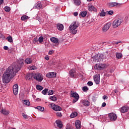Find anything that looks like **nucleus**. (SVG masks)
Returning <instances> with one entry per match:
<instances>
[{"mask_svg": "<svg viewBox=\"0 0 129 129\" xmlns=\"http://www.w3.org/2000/svg\"><path fill=\"white\" fill-rule=\"evenodd\" d=\"M107 13H108V14H109L110 16H112V15H113V11L112 10L107 11Z\"/></svg>", "mask_w": 129, "mask_h": 129, "instance_id": "45", "label": "nucleus"}, {"mask_svg": "<svg viewBox=\"0 0 129 129\" xmlns=\"http://www.w3.org/2000/svg\"><path fill=\"white\" fill-rule=\"evenodd\" d=\"M75 125H76V128L77 129L81 128V122H80V120H77L76 121Z\"/></svg>", "mask_w": 129, "mask_h": 129, "instance_id": "19", "label": "nucleus"}, {"mask_svg": "<svg viewBox=\"0 0 129 129\" xmlns=\"http://www.w3.org/2000/svg\"><path fill=\"white\" fill-rule=\"evenodd\" d=\"M106 13L104 12V10L102 9L101 13H100V17H105Z\"/></svg>", "mask_w": 129, "mask_h": 129, "instance_id": "29", "label": "nucleus"}, {"mask_svg": "<svg viewBox=\"0 0 129 129\" xmlns=\"http://www.w3.org/2000/svg\"><path fill=\"white\" fill-rule=\"evenodd\" d=\"M19 71H20V67H18V66H16L15 68L13 66L9 67L3 75V83H9Z\"/></svg>", "mask_w": 129, "mask_h": 129, "instance_id": "1", "label": "nucleus"}, {"mask_svg": "<svg viewBox=\"0 0 129 129\" xmlns=\"http://www.w3.org/2000/svg\"><path fill=\"white\" fill-rule=\"evenodd\" d=\"M89 88L87 86H84L82 88V90L84 92H86L89 90Z\"/></svg>", "mask_w": 129, "mask_h": 129, "instance_id": "40", "label": "nucleus"}, {"mask_svg": "<svg viewBox=\"0 0 129 129\" xmlns=\"http://www.w3.org/2000/svg\"><path fill=\"white\" fill-rule=\"evenodd\" d=\"M107 57H108V54H107V52H106V53H104V54H103L102 58L107 59Z\"/></svg>", "mask_w": 129, "mask_h": 129, "instance_id": "33", "label": "nucleus"}, {"mask_svg": "<svg viewBox=\"0 0 129 129\" xmlns=\"http://www.w3.org/2000/svg\"><path fill=\"white\" fill-rule=\"evenodd\" d=\"M34 73H32L28 74L26 77V79L27 80H30L32 79V78H33V77H34Z\"/></svg>", "mask_w": 129, "mask_h": 129, "instance_id": "21", "label": "nucleus"}, {"mask_svg": "<svg viewBox=\"0 0 129 129\" xmlns=\"http://www.w3.org/2000/svg\"><path fill=\"white\" fill-rule=\"evenodd\" d=\"M34 67H32L31 68V70H34L35 69H34Z\"/></svg>", "mask_w": 129, "mask_h": 129, "instance_id": "59", "label": "nucleus"}, {"mask_svg": "<svg viewBox=\"0 0 129 129\" xmlns=\"http://www.w3.org/2000/svg\"><path fill=\"white\" fill-rule=\"evenodd\" d=\"M3 4H4V0H0V6L3 5Z\"/></svg>", "mask_w": 129, "mask_h": 129, "instance_id": "57", "label": "nucleus"}, {"mask_svg": "<svg viewBox=\"0 0 129 129\" xmlns=\"http://www.w3.org/2000/svg\"><path fill=\"white\" fill-rule=\"evenodd\" d=\"M37 109H38V110H40V111H44V107H41V106H37L35 107Z\"/></svg>", "mask_w": 129, "mask_h": 129, "instance_id": "36", "label": "nucleus"}, {"mask_svg": "<svg viewBox=\"0 0 129 129\" xmlns=\"http://www.w3.org/2000/svg\"><path fill=\"white\" fill-rule=\"evenodd\" d=\"M45 60H47V61H48V60H49V58L48 56H45Z\"/></svg>", "mask_w": 129, "mask_h": 129, "instance_id": "58", "label": "nucleus"}, {"mask_svg": "<svg viewBox=\"0 0 129 129\" xmlns=\"http://www.w3.org/2000/svg\"><path fill=\"white\" fill-rule=\"evenodd\" d=\"M121 41H118L115 42V44H116V45H118V44H119V43H120Z\"/></svg>", "mask_w": 129, "mask_h": 129, "instance_id": "55", "label": "nucleus"}, {"mask_svg": "<svg viewBox=\"0 0 129 129\" xmlns=\"http://www.w3.org/2000/svg\"><path fill=\"white\" fill-rule=\"evenodd\" d=\"M55 123L57 125V127L61 129L63 127V124H62V121L59 120H56L55 121Z\"/></svg>", "mask_w": 129, "mask_h": 129, "instance_id": "17", "label": "nucleus"}, {"mask_svg": "<svg viewBox=\"0 0 129 129\" xmlns=\"http://www.w3.org/2000/svg\"><path fill=\"white\" fill-rule=\"evenodd\" d=\"M47 91H49V89H45L42 91V94H44V95H46V94H47Z\"/></svg>", "mask_w": 129, "mask_h": 129, "instance_id": "41", "label": "nucleus"}, {"mask_svg": "<svg viewBox=\"0 0 129 129\" xmlns=\"http://www.w3.org/2000/svg\"><path fill=\"white\" fill-rule=\"evenodd\" d=\"M107 98H108V97H107V96L104 95L103 96V99H104V100L107 99Z\"/></svg>", "mask_w": 129, "mask_h": 129, "instance_id": "51", "label": "nucleus"}, {"mask_svg": "<svg viewBox=\"0 0 129 129\" xmlns=\"http://www.w3.org/2000/svg\"><path fill=\"white\" fill-rule=\"evenodd\" d=\"M80 76H82V75H81V74L80 75Z\"/></svg>", "mask_w": 129, "mask_h": 129, "instance_id": "61", "label": "nucleus"}, {"mask_svg": "<svg viewBox=\"0 0 129 129\" xmlns=\"http://www.w3.org/2000/svg\"><path fill=\"white\" fill-rule=\"evenodd\" d=\"M25 62L26 64H31V63L32 62V60L31 58H27L25 59Z\"/></svg>", "mask_w": 129, "mask_h": 129, "instance_id": "28", "label": "nucleus"}, {"mask_svg": "<svg viewBox=\"0 0 129 129\" xmlns=\"http://www.w3.org/2000/svg\"><path fill=\"white\" fill-rule=\"evenodd\" d=\"M5 12H7V13H9V12H10V7H6L5 8Z\"/></svg>", "mask_w": 129, "mask_h": 129, "instance_id": "43", "label": "nucleus"}, {"mask_svg": "<svg viewBox=\"0 0 129 129\" xmlns=\"http://www.w3.org/2000/svg\"><path fill=\"white\" fill-rule=\"evenodd\" d=\"M28 17L26 16V15H24L23 16H22L21 18V20L22 21H26V20H28Z\"/></svg>", "mask_w": 129, "mask_h": 129, "instance_id": "37", "label": "nucleus"}, {"mask_svg": "<svg viewBox=\"0 0 129 129\" xmlns=\"http://www.w3.org/2000/svg\"><path fill=\"white\" fill-rule=\"evenodd\" d=\"M86 15H87V12H86V11L82 12L81 13V17H83V18L86 17Z\"/></svg>", "mask_w": 129, "mask_h": 129, "instance_id": "35", "label": "nucleus"}, {"mask_svg": "<svg viewBox=\"0 0 129 129\" xmlns=\"http://www.w3.org/2000/svg\"><path fill=\"white\" fill-rule=\"evenodd\" d=\"M82 103L83 105H85V106H89V105H90V103L87 100H83Z\"/></svg>", "mask_w": 129, "mask_h": 129, "instance_id": "24", "label": "nucleus"}, {"mask_svg": "<svg viewBox=\"0 0 129 129\" xmlns=\"http://www.w3.org/2000/svg\"><path fill=\"white\" fill-rule=\"evenodd\" d=\"M74 16H75V17H77L78 16V12L74 13Z\"/></svg>", "mask_w": 129, "mask_h": 129, "instance_id": "52", "label": "nucleus"}, {"mask_svg": "<svg viewBox=\"0 0 129 129\" xmlns=\"http://www.w3.org/2000/svg\"><path fill=\"white\" fill-rule=\"evenodd\" d=\"M50 40L52 43H54V44H58L59 43V40L56 37H51L50 38Z\"/></svg>", "mask_w": 129, "mask_h": 129, "instance_id": "20", "label": "nucleus"}, {"mask_svg": "<svg viewBox=\"0 0 129 129\" xmlns=\"http://www.w3.org/2000/svg\"><path fill=\"white\" fill-rule=\"evenodd\" d=\"M87 2H91V1H92V0H87Z\"/></svg>", "mask_w": 129, "mask_h": 129, "instance_id": "60", "label": "nucleus"}, {"mask_svg": "<svg viewBox=\"0 0 129 129\" xmlns=\"http://www.w3.org/2000/svg\"><path fill=\"white\" fill-rule=\"evenodd\" d=\"M52 109H53V110H55V111H60L62 110V108L58 105L54 104L53 107H52Z\"/></svg>", "mask_w": 129, "mask_h": 129, "instance_id": "18", "label": "nucleus"}, {"mask_svg": "<svg viewBox=\"0 0 129 129\" xmlns=\"http://www.w3.org/2000/svg\"><path fill=\"white\" fill-rule=\"evenodd\" d=\"M22 115L23 117H24V118H25V119H27L29 117L28 115H26L24 113H22Z\"/></svg>", "mask_w": 129, "mask_h": 129, "instance_id": "42", "label": "nucleus"}, {"mask_svg": "<svg viewBox=\"0 0 129 129\" xmlns=\"http://www.w3.org/2000/svg\"><path fill=\"white\" fill-rule=\"evenodd\" d=\"M103 44H104V42H103Z\"/></svg>", "mask_w": 129, "mask_h": 129, "instance_id": "62", "label": "nucleus"}, {"mask_svg": "<svg viewBox=\"0 0 129 129\" xmlns=\"http://www.w3.org/2000/svg\"><path fill=\"white\" fill-rule=\"evenodd\" d=\"M128 107L126 106H124L120 108V111L122 113H124V112H127V111L128 110Z\"/></svg>", "mask_w": 129, "mask_h": 129, "instance_id": "16", "label": "nucleus"}, {"mask_svg": "<svg viewBox=\"0 0 129 129\" xmlns=\"http://www.w3.org/2000/svg\"><path fill=\"white\" fill-rule=\"evenodd\" d=\"M106 67V64H96L95 66V68L98 70H103Z\"/></svg>", "mask_w": 129, "mask_h": 129, "instance_id": "10", "label": "nucleus"}, {"mask_svg": "<svg viewBox=\"0 0 129 129\" xmlns=\"http://www.w3.org/2000/svg\"><path fill=\"white\" fill-rule=\"evenodd\" d=\"M19 86L18 84H15L13 87V93L15 95H17L18 94V90H19Z\"/></svg>", "mask_w": 129, "mask_h": 129, "instance_id": "11", "label": "nucleus"}, {"mask_svg": "<svg viewBox=\"0 0 129 129\" xmlns=\"http://www.w3.org/2000/svg\"><path fill=\"white\" fill-rule=\"evenodd\" d=\"M7 40H8V42H10V43H13V37H12V36H8L7 38Z\"/></svg>", "mask_w": 129, "mask_h": 129, "instance_id": "34", "label": "nucleus"}, {"mask_svg": "<svg viewBox=\"0 0 129 129\" xmlns=\"http://www.w3.org/2000/svg\"><path fill=\"white\" fill-rule=\"evenodd\" d=\"M54 52L53 50H49L48 52V55H52V54H54Z\"/></svg>", "mask_w": 129, "mask_h": 129, "instance_id": "49", "label": "nucleus"}, {"mask_svg": "<svg viewBox=\"0 0 129 129\" xmlns=\"http://www.w3.org/2000/svg\"><path fill=\"white\" fill-rule=\"evenodd\" d=\"M37 42H38V38H34L33 39V44H36V43H37Z\"/></svg>", "mask_w": 129, "mask_h": 129, "instance_id": "47", "label": "nucleus"}, {"mask_svg": "<svg viewBox=\"0 0 129 129\" xmlns=\"http://www.w3.org/2000/svg\"><path fill=\"white\" fill-rule=\"evenodd\" d=\"M43 75L41 73H34L33 75V78H34L35 80L36 81H38V82H42L43 81Z\"/></svg>", "mask_w": 129, "mask_h": 129, "instance_id": "4", "label": "nucleus"}, {"mask_svg": "<svg viewBox=\"0 0 129 129\" xmlns=\"http://www.w3.org/2000/svg\"><path fill=\"white\" fill-rule=\"evenodd\" d=\"M108 117L111 121H115L117 118V116L114 113H110L108 114Z\"/></svg>", "mask_w": 129, "mask_h": 129, "instance_id": "7", "label": "nucleus"}, {"mask_svg": "<svg viewBox=\"0 0 129 129\" xmlns=\"http://www.w3.org/2000/svg\"><path fill=\"white\" fill-rule=\"evenodd\" d=\"M50 99H51L52 101H57V98L54 96H51Z\"/></svg>", "mask_w": 129, "mask_h": 129, "instance_id": "38", "label": "nucleus"}, {"mask_svg": "<svg viewBox=\"0 0 129 129\" xmlns=\"http://www.w3.org/2000/svg\"><path fill=\"white\" fill-rule=\"evenodd\" d=\"M35 97V96H33V97Z\"/></svg>", "mask_w": 129, "mask_h": 129, "instance_id": "63", "label": "nucleus"}, {"mask_svg": "<svg viewBox=\"0 0 129 129\" xmlns=\"http://www.w3.org/2000/svg\"><path fill=\"white\" fill-rule=\"evenodd\" d=\"M74 4L76 6H79L80 5V4H81V1H80V0H75Z\"/></svg>", "mask_w": 129, "mask_h": 129, "instance_id": "32", "label": "nucleus"}, {"mask_svg": "<svg viewBox=\"0 0 129 129\" xmlns=\"http://www.w3.org/2000/svg\"><path fill=\"white\" fill-rule=\"evenodd\" d=\"M23 103L25 105H28V106L29 105H30V104H31V103H30V101H28V100H23Z\"/></svg>", "mask_w": 129, "mask_h": 129, "instance_id": "30", "label": "nucleus"}, {"mask_svg": "<svg viewBox=\"0 0 129 129\" xmlns=\"http://www.w3.org/2000/svg\"><path fill=\"white\" fill-rule=\"evenodd\" d=\"M123 21V20L121 18H118L114 20L112 23L113 28H117L118 27H119Z\"/></svg>", "mask_w": 129, "mask_h": 129, "instance_id": "3", "label": "nucleus"}, {"mask_svg": "<svg viewBox=\"0 0 129 129\" xmlns=\"http://www.w3.org/2000/svg\"><path fill=\"white\" fill-rule=\"evenodd\" d=\"M113 92H114L115 93H117V92H118V89L117 88H116V89L113 90Z\"/></svg>", "mask_w": 129, "mask_h": 129, "instance_id": "50", "label": "nucleus"}, {"mask_svg": "<svg viewBox=\"0 0 129 129\" xmlns=\"http://www.w3.org/2000/svg\"><path fill=\"white\" fill-rule=\"evenodd\" d=\"M111 26V22H109L107 23H106L102 28V32L103 33H106L108 30H109V28Z\"/></svg>", "mask_w": 129, "mask_h": 129, "instance_id": "6", "label": "nucleus"}, {"mask_svg": "<svg viewBox=\"0 0 129 129\" xmlns=\"http://www.w3.org/2000/svg\"><path fill=\"white\" fill-rule=\"evenodd\" d=\"M122 4L120 3H118L116 2H112L108 4L109 8H113V7H116V8H119L120 6Z\"/></svg>", "mask_w": 129, "mask_h": 129, "instance_id": "8", "label": "nucleus"}, {"mask_svg": "<svg viewBox=\"0 0 129 129\" xmlns=\"http://www.w3.org/2000/svg\"><path fill=\"white\" fill-rule=\"evenodd\" d=\"M35 97V96H33V97Z\"/></svg>", "mask_w": 129, "mask_h": 129, "instance_id": "64", "label": "nucleus"}, {"mask_svg": "<svg viewBox=\"0 0 129 129\" xmlns=\"http://www.w3.org/2000/svg\"><path fill=\"white\" fill-rule=\"evenodd\" d=\"M46 76L48 78H55V77H56V73L50 72L47 74Z\"/></svg>", "mask_w": 129, "mask_h": 129, "instance_id": "15", "label": "nucleus"}, {"mask_svg": "<svg viewBox=\"0 0 129 129\" xmlns=\"http://www.w3.org/2000/svg\"><path fill=\"white\" fill-rule=\"evenodd\" d=\"M77 115H78V113H77V112H74L71 114L70 117L71 118H74V117H76Z\"/></svg>", "mask_w": 129, "mask_h": 129, "instance_id": "26", "label": "nucleus"}, {"mask_svg": "<svg viewBox=\"0 0 129 129\" xmlns=\"http://www.w3.org/2000/svg\"><path fill=\"white\" fill-rule=\"evenodd\" d=\"M2 89H3V85L0 83V90H2Z\"/></svg>", "mask_w": 129, "mask_h": 129, "instance_id": "56", "label": "nucleus"}, {"mask_svg": "<svg viewBox=\"0 0 129 129\" xmlns=\"http://www.w3.org/2000/svg\"><path fill=\"white\" fill-rule=\"evenodd\" d=\"M4 50H9V47H8L7 46H4Z\"/></svg>", "mask_w": 129, "mask_h": 129, "instance_id": "54", "label": "nucleus"}, {"mask_svg": "<svg viewBox=\"0 0 129 129\" xmlns=\"http://www.w3.org/2000/svg\"><path fill=\"white\" fill-rule=\"evenodd\" d=\"M88 10L90 12H92V11H94V12H96V8L94 6H89L88 7Z\"/></svg>", "mask_w": 129, "mask_h": 129, "instance_id": "25", "label": "nucleus"}, {"mask_svg": "<svg viewBox=\"0 0 129 129\" xmlns=\"http://www.w3.org/2000/svg\"><path fill=\"white\" fill-rule=\"evenodd\" d=\"M116 57L117 59H121L122 57V54L121 53L117 52L116 53Z\"/></svg>", "mask_w": 129, "mask_h": 129, "instance_id": "27", "label": "nucleus"}, {"mask_svg": "<svg viewBox=\"0 0 129 129\" xmlns=\"http://www.w3.org/2000/svg\"><path fill=\"white\" fill-rule=\"evenodd\" d=\"M19 64H16L15 66H12L13 67H14V68H15V67H16V66H17V67H19V70L20 69H21L22 66H23V65H24V59H20L19 60Z\"/></svg>", "mask_w": 129, "mask_h": 129, "instance_id": "12", "label": "nucleus"}, {"mask_svg": "<svg viewBox=\"0 0 129 129\" xmlns=\"http://www.w3.org/2000/svg\"><path fill=\"white\" fill-rule=\"evenodd\" d=\"M100 76H99V74L95 75L94 76V80L96 83V84H99V83L100 82Z\"/></svg>", "mask_w": 129, "mask_h": 129, "instance_id": "13", "label": "nucleus"}, {"mask_svg": "<svg viewBox=\"0 0 129 129\" xmlns=\"http://www.w3.org/2000/svg\"><path fill=\"white\" fill-rule=\"evenodd\" d=\"M44 41V37L43 36H40L38 38V42L39 43H42Z\"/></svg>", "mask_w": 129, "mask_h": 129, "instance_id": "39", "label": "nucleus"}, {"mask_svg": "<svg viewBox=\"0 0 129 129\" xmlns=\"http://www.w3.org/2000/svg\"><path fill=\"white\" fill-rule=\"evenodd\" d=\"M53 93H54V92L52 90H49L48 92V95H53Z\"/></svg>", "mask_w": 129, "mask_h": 129, "instance_id": "46", "label": "nucleus"}, {"mask_svg": "<svg viewBox=\"0 0 129 129\" xmlns=\"http://www.w3.org/2000/svg\"><path fill=\"white\" fill-rule=\"evenodd\" d=\"M88 86H92L93 85V83L91 81H89L87 83Z\"/></svg>", "mask_w": 129, "mask_h": 129, "instance_id": "48", "label": "nucleus"}, {"mask_svg": "<svg viewBox=\"0 0 129 129\" xmlns=\"http://www.w3.org/2000/svg\"><path fill=\"white\" fill-rule=\"evenodd\" d=\"M69 75L70 77L72 78H77V77L79 76V74H78V73L76 72V69H75L71 70L69 72Z\"/></svg>", "mask_w": 129, "mask_h": 129, "instance_id": "5", "label": "nucleus"}, {"mask_svg": "<svg viewBox=\"0 0 129 129\" xmlns=\"http://www.w3.org/2000/svg\"><path fill=\"white\" fill-rule=\"evenodd\" d=\"M1 113H3V114H4V115H8V114H9L10 112H9V110H6V109H3L1 110Z\"/></svg>", "mask_w": 129, "mask_h": 129, "instance_id": "22", "label": "nucleus"}, {"mask_svg": "<svg viewBox=\"0 0 129 129\" xmlns=\"http://www.w3.org/2000/svg\"><path fill=\"white\" fill-rule=\"evenodd\" d=\"M56 116H58V117H61L62 116V114L60 112H56Z\"/></svg>", "mask_w": 129, "mask_h": 129, "instance_id": "44", "label": "nucleus"}, {"mask_svg": "<svg viewBox=\"0 0 129 129\" xmlns=\"http://www.w3.org/2000/svg\"><path fill=\"white\" fill-rule=\"evenodd\" d=\"M42 8H43L42 3H41L40 2H38L35 4L33 9H37V10H40V9H42Z\"/></svg>", "mask_w": 129, "mask_h": 129, "instance_id": "14", "label": "nucleus"}, {"mask_svg": "<svg viewBox=\"0 0 129 129\" xmlns=\"http://www.w3.org/2000/svg\"><path fill=\"white\" fill-rule=\"evenodd\" d=\"M78 27H79V24L77 22H73L69 27L70 32L73 35L77 34V28Z\"/></svg>", "mask_w": 129, "mask_h": 129, "instance_id": "2", "label": "nucleus"}, {"mask_svg": "<svg viewBox=\"0 0 129 129\" xmlns=\"http://www.w3.org/2000/svg\"><path fill=\"white\" fill-rule=\"evenodd\" d=\"M36 89H37V90H43V89H44V88L43 87H42L41 86H40V85H37L36 86Z\"/></svg>", "mask_w": 129, "mask_h": 129, "instance_id": "31", "label": "nucleus"}, {"mask_svg": "<svg viewBox=\"0 0 129 129\" xmlns=\"http://www.w3.org/2000/svg\"><path fill=\"white\" fill-rule=\"evenodd\" d=\"M106 106V103L105 102H103L102 104V107H105V106Z\"/></svg>", "mask_w": 129, "mask_h": 129, "instance_id": "53", "label": "nucleus"}, {"mask_svg": "<svg viewBox=\"0 0 129 129\" xmlns=\"http://www.w3.org/2000/svg\"><path fill=\"white\" fill-rule=\"evenodd\" d=\"M71 97H74L75 99L73 100V102L75 103L77 101H78L79 99V95L77 93H73L71 94Z\"/></svg>", "mask_w": 129, "mask_h": 129, "instance_id": "9", "label": "nucleus"}, {"mask_svg": "<svg viewBox=\"0 0 129 129\" xmlns=\"http://www.w3.org/2000/svg\"><path fill=\"white\" fill-rule=\"evenodd\" d=\"M56 27L59 31H63L64 29V26L61 24H57Z\"/></svg>", "mask_w": 129, "mask_h": 129, "instance_id": "23", "label": "nucleus"}]
</instances>
